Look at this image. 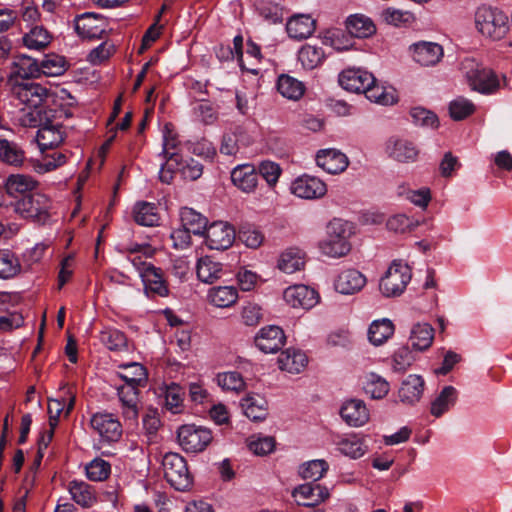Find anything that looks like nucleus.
<instances>
[{
  "instance_id": "c03bdc74",
  "label": "nucleus",
  "mask_w": 512,
  "mask_h": 512,
  "mask_svg": "<svg viewBox=\"0 0 512 512\" xmlns=\"http://www.w3.org/2000/svg\"><path fill=\"white\" fill-rule=\"evenodd\" d=\"M182 226L195 235H202L207 227V219L192 208L184 207L180 212Z\"/></svg>"
},
{
  "instance_id": "ea45409f",
  "label": "nucleus",
  "mask_w": 512,
  "mask_h": 512,
  "mask_svg": "<svg viewBox=\"0 0 512 512\" xmlns=\"http://www.w3.org/2000/svg\"><path fill=\"white\" fill-rule=\"evenodd\" d=\"M434 338V329L428 323H418L413 326L410 341L412 347L417 351L428 349Z\"/></svg>"
},
{
  "instance_id": "603ef678",
  "label": "nucleus",
  "mask_w": 512,
  "mask_h": 512,
  "mask_svg": "<svg viewBox=\"0 0 512 512\" xmlns=\"http://www.w3.org/2000/svg\"><path fill=\"white\" fill-rule=\"evenodd\" d=\"M364 388L373 399H382L388 394L390 385L386 379L372 372L366 376Z\"/></svg>"
},
{
  "instance_id": "a211bd4d",
  "label": "nucleus",
  "mask_w": 512,
  "mask_h": 512,
  "mask_svg": "<svg viewBox=\"0 0 512 512\" xmlns=\"http://www.w3.org/2000/svg\"><path fill=\"white\" fill-rule=\"evenodd\" d=\"M75 30L83 39L101 38L105 32V21L92 13H85L75 19Z\"/></svg>"
},
{
  "instance_id": "6ab92c4d",
  "label": "nucleus",
  "mask_w": 512,
  "mask_h": 512,
  "mask_svg": "<svg viewBox=\"0 0 512 512\" xmlns=\"http://www.w3.org/2000/svg\"><path fill=\"white\" fill-rule=\"evenodd\" d=\"M365 284L366 277L360 271L347 269L337 276L334 287L341 294L351 295L361 291Z\"/></svg>"
},
{
  "instance_id": "7ed1b4c3",
  "label": "nucleus",
  "mask_w": 512,
  "mask_h": 512,
  "mask_svg": "<svg viewBox=\"0 0 512 512\" xmlns=\"http://www.w3.org/2000/svg\"><path fill=\"white\" fill-rule=\"evenodd\" d=\"M412 271L407 263L394 260L379 282V290L384 297H398L411 281Z\"/></svg>"
},
{
  "instance_id": "2eb2a0df",
  "label": "nucleus",
  "mask_w": 512,
  "mask_h": 512,
  "mask_svg": "<svg viewBox=\"0 0 512 512\" xmlns=\"http://www.w3.org/2000/svg\"><path fill=\"white\" fill-rule=\"evenodd\" d=\"M283 330L276 325H268L259 330L255 336V345L264 353H276L285 343Z\"/></svg>"
},
{
  "instance_id": "79ce46f5",
  "label": "nucleus",
  "mask_w": 512,
  "mask_h": 512,
  "mask_svg": "<svg viewBox=\"0 0 512 512\" xmlns=\"http://www.w3.org/2000/svg\"><path fill=\"white\" fill-rule=\"evenodd\" d=\"M394 333V325L389 319L375 320L368 329V339L379 346L386 342Z\"/></svg>"
},
{
  "instance_id": "412c9836",
  "label": "nucleus",
  "mask_w": 512,
  "mask_h": 512,
  "mask_svg": "<svg viewBox=\"0 0 512 512\" xmlns=\"http://www.w3.org/2000/svg\"><path fill=\"white\" fill-rule=\"evenodd\" d=\"M54 111L47 109L43 104L36 107H24L21 109L19 121L24 127L40 129L54 119Z\"/></svg>"
},
{
  "instance_id": "f8f14e48",
  "label": "nucleus",
  "mask_w": 512,
  "mask_h": 512,
  "mask_svg": "<svg viewBox=\"0 0 512 512\" xmlns=\"http://www.w3.org/2000/svg\"><path fill=\"white\" fill-rule=\"evenodd\" d=\"M12 91L25 107L41 105L49 95L47 88L35 82L15 83Z\"/></svg>"
},
{
  "instance_id": "cd10ccee",
  "label": "nucleus",
  "mask_w": 512,
  "mask_h": 512,
  "mask_svg": "<svg viewBox=\"0 0 512 512\" xmlns=\"http://www.w3.org/2000/svg\"><path fill=\"white\" fill-rule=\"evenodd\" d=\"M387 153L399 162H413L417 159L418 149L406 139L391 138L387 142Z\"/></svg>"
},
{
  "instance_id": "9d476101",
  "label": "nucleus",
  "mask_w": 512,
  "mask_h": 512,
  "mask_svg": "<svg viewBox=\"0 0 512 512\" xmlns=\"http://www.w3.org/2000/svg\"><path fill=\"white\" fill-rule=\"evenodd\" d=\"M92 429L108 442H116L122 436V425L112 413L97 412L90 419Z\"/></svg>"
},
{
  "instance_id": "5701e85b",
  "label": "nucleus",
  "mask_w": 512,
  "mask_h": 512,
  "mask_svg": "<svg viewBox=\"0 0 512 512\" xmlns=\"http://www.w3.org/2000/svg\"><path fill=\"white\" fill-rule=\"evenodd\" d=\"M341 417L350 426L359 427L369 420L365 403L359 399L346 401L340 410Z\"/></svg>"
},
{
  "instance_id": "de8ad7c7",
  "label": "nucleus",
  "mask_w": 512,
  "mask_h": 512,
  "mask_svg": "<svg viewBox=\"0 0 512 512\" xmlns=\"http://www.w3.org/2000/svg\"><path fill=\"white\" fill-rule=\"evenodd\" d=\"M216 383L224 391L240 393L245 390L246 383L237 371H228L216 375Z\"/></svg>"
},
{
  "instance_id": "c85d7f7f",
  "label": "nucleus",
  "mask_w": 512,
  "mask_h": 512,
  "mask_svg": "<svg viewBox=\"0 0 512 512\" xmlns=\"http://www.w3.org/2000/svg\"><path fill=\"white\" fill-rule=\"evenodd\" d=\"M315 21L308 15H295L286 24V31L290 38L304 40L315 31Z\"/></svg>"
},
{
  "instance_id": "69168bd1",
  "label": "nucleus",
  "mask_w": 512,
  "mask_h": 512,
  "mask_svg": "<svg viewBox=\"0 0 512 512\" xmlns=\"http://www.w3.org/2000/svg\"><path fill=\"white\" fill-rule=\"evenodd\" d=\"M415 362L413 352L406 346L398 348L392 356V369L395 372H405Z\"/></svg>"
},
{
  "instance_id": "774afa93",
  "label": "nucleus",
  "mask_w": 512,
  "mask_h": 512,
  "mask_svg": "<svg viewBox=\"0 0 512 512\" xmlns=\"http://www.w3.org/2000/svg\"><path fill=\"white\" fill-rule=\"evenodd\" d=\"M381 18L390 25L399 26L411 22L414 17L409 11L388 7L381 12Z\"/></svg>"
},
{
  "instance_id": "c9c22d12",
  "label": "nucleus",
  "mask_w": 512,
  "mask_h": 512,
  "mask_svg": "<svg viewBox=\"0 0 512 512\" xmlns=\"http://www.w3.org/2000/svg\"><path fill=\"white\" fill-rule=\"evenodd\" d=\"M40 74V64L30 56L19 55L13 61L12 75L16 78H36Z\"/></svg>"
},
{
  "instance_id": "393cba45",
  "label": "nucleus",
  "mask_w": 512,
  "mask_h": 512,
  "mask_svg": "<svg viewBox=\"0 0 512 512\" xmlns=\"http://www.w3.org/2000/svg\"><path fill=\"white\" fill-rule=\"evenodd\" d=\"M4 186L7 194L16 198L33 192L37 188L38 182L29 175L12 174L7 177Z\"/></svg>"
},
{
  "instance_id": "a18cd8bd",
  "label": "nucleus",
  "mask_w": 512,
  "mask_h": 512,
  "mask_svg": "<svg viewBox=\"0 0 512 512\" xmlns=\"http://www.w3.org/2000/svg\"><path fill=\"white\" fill-rule=\"evenodd\" d=\"M69 492L72 499L82 507H90L96 500L92 487L83 481H71Z\"/></svg>"
},
{
  "instance_id": "f03ea898",
  "label": "nucleus",
  "mask_w": 512,
  "mask_h": 512,
  "mask_svg": "<svg viewBox=\"0 0 512 512\" xmlns=\"http://www.w3.org/2000/svg\"><path fill=\"white\" fill-rule=\"evenodd\" d=\"M351 226L341 219H333L327 226V237L319 243L322 254L331 258L346 256L351 251Z\"/></svg>"
},
{
  "instance_id": "dca6fc26",
  "label": "nucleus",
  "mask_w": 512,
  "mask_h": 512,
  "mask_svg": "<svg viewBox=\"0 0 512 512\" xmlns=\"http://www.w3.org/2000/svg\"><path fill=\"white\" fill-rule=\"evenodd\" d=\"M284 300L294 308L310 309L318 302V293L306 285L290 286L284 291Z\"/></svg>"
},
{
  "instance_id": "4468645a",
  "label": "nucleus",
  "mask_w": 512,
  "mask_h": 512,
  "mask_svg": "<svg viewBox=\"0 0 512 512\" xmlns=\"http://www.w3.org/2000/svg\"><path fill=\"white\" fill-rule=\"evenodd\" d=\"M374 76L362 69L349 68L339 75V84L347 91L365 93L367 88L374 84Z\"/></svg>"
},
{
  "instance_id": "4c0bfd02",
  "label": "nucleus",
  "mask_w": 512,
  "mask_h": 512,
  "mask_svg": "<svg viewBox=\"0 0 512 512\" xmlns=\"http://www.w3.org/2000/svg\"><path fill=\"white\" fill-rule=\"evenodd\" d=\"M241 407L244 414L253 421H262L268 414L267 403L259 395H247L241 400Z\"/></svg>"
},
{
  "instance_id": "5fc2aeb1",
  "label": "nucleus",
  "mask_w": 512,
  "mask_h": 512,
  "mask_svg": "<svg viewBox=\"0 0 512 512\" xmlns=\"http://www.w3.org/2000/svg\"><path fill=\"white\" fill-rule=\"evenodd\" d=\"M179 141L176 135L171 131H166L163 136V145L160 156H163L164 160L174 162L175 165L181 164V155L178 153Z\"/></svg>"
},
{
  "instance_id": "f3484780",
  "label": "nucleus",
  "mask_w": 512,
  "mask_h": 512,
  "mask_svg": "<svg viewBox=\"0 0 512 512\" xmlns=\"http://www.w3.org/2000/svg\"><path fill=\"white\" fill-rule=\"evenodd\" d=\"M317 166L329 174H339L349 165L348 157L337 149H323L316 155Z\"/></svg>"
},
{
  "instance_id": "c756f323",
  "label": "nucleus",
  "mask_w": 512,
  "mask_h": 512,
  "mask_svg": "<svg viewBox=\"0 0 512 512\" xmlns=\"http://www.w3.org/2000/svg\"><path fill=\"white\" fill-rule=\"evenodd\" d=\"M308 363L306 354L296 349H286L278 357L279 368L291 374H299Z\"/></svg>"
},
{
  "instance_id": "49530a36",
  "label": "nucleus",
  "mask_w": 512,
  "mask_h": 512,
  "mask_svg": "<svg viewBox=\"0 0 512 512\" xmlns=\"http://www.w3.org/2000/svg\"><path fill=\"white\" fill-rule=\"evenodd\" d=\"M277 89L282 96L291 100H298L305 91L303 83L289 75L278 78Z\"/></svg>"
},
{
  "instance_id": "1a4fd4ad",
  "label": "nucleus",
  "mask_w": 512,
  "mask_h": 512,
  "mask_svg": "<svg viewBox=\"0 0 512 512\" xmlns=\"http://www.w3.org/2000/svg\"><path fill=\"white\" fill-rule=\"evenodd\" d=\"M203 235L208 248L214 250L228 249L235 240L234 228L222 221L214 222L207 226Z\"/></svg>"
},
{
  "instance_id": "20e7f679",
  "label": "nucleus",
  "mask_w": 512,
  "mask_h": 512,
  "mask_svg": "<svg viewBox=\"0 0 512 512\" xmlns=\"http://www.w3.org/2000/svg\"><path fill=\"white\" fill-rule=\"evenodd\" d=\"M162 468L167 482L178 491L188 490L193 477L188 469L184 457L175 452H168L163 456Z\"/></svg>"
},
{
  "instance_id": "423d86ee",
  "label": "nucleus",
  "mask_w": 512,
  "mask_h": 512,
  "mask_svg": "<svg viewBox=\"0 0 512 512\" xmlns=\"http://www.w3.org/2000/svg\"><path fill=\"white\" fill-rule=\"evenodd\" d=\"M131 263L142 279L145 291L160 297H166L169 290L163 276V271L141 256L131 258Z\"/></svg>"
},
{
  "instance_id": "37998d69",
  "label": "nucleus",
  "mask_w": 512,
  "mask_h": 512,
  "mask_svg": "<svg viewBox=\"0 0 512 512\" xmlns=\"http://www.w3.org/2000/svg\"><path fill=\"white\" fill-rule=\"evenodd\" d=\"M25 159V152L15 142L0 139V160L11 166H21Z\"/></svg>"
},
{
  "instance_id": "58836bf2",
  "label": "nucleus",
  "mask_w": 512,
  "mask_h": 512,
  "mask_svg": "<svg viewBox=\"0 0 512 512\" xmlns=\"http://www.w3.org/2000/svg\"><path fill=\"white\" fill-rule=\"evenodd\" d=\"M238 299L237 289L233 286L213 287L208 292L209 302L219 308H227L236 303Z\"/></svg>"
},
{
  "instance_id": "bf43d9fd",
  "label": "nucleus",
  "mask_w": 512,
  "mask_h": 512,
  "mask_svg": "<svg viewBox=\"0 0 512 512\" xmlns=\"http://www.w3.org/2000/svg\"><path fill=\"white\" fill-rule=\"evenodd\" d=\"M124 384L141 386L146 382L147 373L145 368L139 363H131L125 366V371L120 374Z\"/></svg>"
},
{
  "instance_id": "338daca9",
  "label": "nucleus",
  "mask_w": 512,
  "mask_h": 512,
  "mask_svg": "<svg viewBox=\"0 0 512 512\" xmlns=\"http://www.w3.org/2000/svg\"><path fill=\"white\" fill-rule=\"evenodd\" d=\"M66 161L67 157L64 153L54 152L51 155H47L42 161L34 164L33 168L37 173L44 174L64 165Z\"/></svg>"
},
{
  "instance_id": "0eeeda50",
  "label": "nucleus",
  "mask_w": 512,
  "mask_h": 512,
  "mask_svg": "<svg viewBox=\"0 0 512 512\" xmlns=\"http://www.w3.org/2000/svg\"><path fill=\"white\" fill-rule=\"evenodd\" d=\"M177 438L184 451L198 453L209 445L212 434L209 429L204 427L183 425L178 429Z\"/></svg>"
},
{
  "instance_id": "ddd939ff",
  "label": "nucleus",
  "mask_w": 512,
  "mask_h": 512,
  "mask_svg": "<svg viewBox=\"0 0 512 512\" xmlns=\"http://www.w3.org/2000/svg\"><path fill=\"white\" fill-rule=\"evenodd\" d=\"M413 60L423 67L435 66L443 58L444 51L440 44L420 41L409 48Z\"/></svg>"
},
{
  "instance_id": "bb28decb",
  "label": "nucleus",
  "mask_w": 512,
  "mask_h": 512,
  "mask_svg": "<svg viewBox=\"0 0 512 512\" xmlns=\"http://www.w3.org/2000/svg\"><path fill=\"white\" fill-rule=\"evenodd\" d=\"M118 397L122 404L123 416L136 420L139 412L138 386L124 384L118 388Z\"/></svg>"
},
{
  "instance_id": "6e6d98bb",
  "label": "nucleus",
  "mask_w": 512,
  "mask_h": 512,
  "mask_svg": "<svg viewBox=\"0 0 512 512\" xmlns=\"http://www.w3.org/2000/svg\"><path fill=\"white\" fill-rule=\"evenodd\" d=\"M474 111L475 105L473 102L462 96L455 98L449 104V114L455 121L467 118L473 114Z\"/></svg>"
},
{
  "instance_id": "72a5a7b5",
  "label": "nucleus",
  "mask_w": 512,
  "mask_h": 512,
  "mask_svg": "<svg viewBox=\"0 0 512 512\" xmlns=\"http://www.w3.org/2000/svg\"><path fill=\"white\" fill-rule=\"evenodd\" d=\"M75 398L69 390L63 389L61 399H50L48 402L49 426L52 429L58 424V419L64 408L68 414L74 407Z\"/></svg>"
},
{
  "instance_id": "a878e982",
  "label": "nucleus",
  "mask_w": 512,
  "mask_h": 512,
  "mask_svg": "<svg viewBox=\"0 0 512 512\" xmlns=\"http://www.w3.org/2000/svg\"><path fill=\"white\" fill-rule=\"evenodd\" d=\"M231 180L239 189L250 193L257 187L258 173L251 164L238 165L231 172Z\"/></svg>"
},
{
  "instance_id": "e2e57ef3",
  "label": "nucleus",
  "mask_w": 512,
  "mask_h": 512,
  "mask_svg": "<svg viewBox=\"0 0 512 512\" xmlns=\"http://www.w3.org/2000/svg\"><path fill=\"white\" fill-rule=\"evenodd\" d=\"M328 470V464L324 460H312L300 468L302 478L316 483Z\"/></svg>"
},
{
  "instance_id": "39448f33",
  "label": "nucleus",
  "mask_w": 512,
  "mask_h": 512,
  "mask_svg": "<svg viewBox=\"0 0 512 512\" xmlns=\"http://www.w3.org/2000/svg\"><path fill=\"white\" fill-rule=\"evenodd\" d=\"M462 68L472 90L482 94H490L499 88V80L496 74L491 69L476 63L473 59L463 61Z\"/></svg>"
},
{
  "instance_id": "864d4df0",
  "label": "nucleus",
  "mask_w": 512,
  "mask_h": 512,
  "mask_svg": "<svg viewBox=\"0 0 512 512\" xmlns=\"http://www.w3.org/2000/svg\"><path fill=\"white\" fill-rule=\"evenodd\" d=\"M364 94L371 102L381 105H392L397 101L395 91L393 89H387L383 86L376 85L375 83L371 84Z\"/></svg>"
},
{
  "instance_id": "4be33fe9",
  "label": "nucleus",
  "mask_w": 512,
  "mask_h": 512,
  "mask_svg": "<svg viewBox=\"0 0 512 512\" xmlns=\"http://www.w3.org/2000/svg\"><path fill=\"white\" fill-rule=\"evenodd\" d=\"M425 382L420 375L410 374L401 383L398 396L403 404L413 405L418 402L424 392Z\"/></svg>"
},
{
  "instance_id": "7c9ffc66",
  "label": "nucleus",
  "mask_w": 512,
  "mask_h": 512,
  "mask_svg": "<svg viewBox=\"0 0 512 512\" xmlns=\"http://www.w3.org/2000/svg\"><path fill=\"white\" fill-rule=\"evenodd\" d=\"M196 273L201 282L212 284L222 277L223 265L210 256H205L198 260Z\"/></svg>"
},
{
  "instance_id": "a19ab883",
  "label": "nucleus",
  "mask_w": 512,
  "mask_h": 512,
  "mask_svg": "<svg viewBox=\"0 0 512 512\" xmlns=\"http://www.w3.org/2000/svg\"><path fill=\"white\" fill-rule=\"evenodd\" d=\"M457 390L453 386H445L439 395L432 401L430 412L435 417L442 416L457 400Z\"/></svg>"
},
{
  "instance_id": "b1692460",
  "label": "nucleus",
  "mask_w": 512,
  "mask_h": 512,
  "mask_svg": "<svg viewBox=\"0 0 512 512\" xmlns=\"http://www.w3.org/2000/svg\"><path fill=\"white\" fill-rule=\"evenodd\" d=\"M63 126L52 119L48 125H44L37 131L36 140L42 150L58 146L64 140Z\"/></svg>"
},
{
  "instance_id": "6e6552de",
  "label": "nucleus",
  "mask_w": 512,
  "mask_h": 512,
  "mask_svg": "<svg viewBox=\"0 0 512 512\" xmlns=\"http://www.w3.org/2000/svg\"><path fill=\"white\" fill-rule=\"evenodd\" d=\"M50 201L39 192H31L15 203V211L25 218L43 220L48 215Z\"/></svg>"
},
{
  "instance_id": "4d7b16f0",
  "label": "nucleus",
  "mask_w": 512,
  "mask_h": 512,
  "mask_svg": "<svg viewBox=\"0 0 512 512\" xmlns=\"http://www.w3.org/2000/svg\"><path fill=\"white\" fill-rule=\"evenodd\" d=\"M101 342L111 351L127 350V338L117 329H106L101 333Z\"/></svg>"
},
{
  "instance_id": "680f3d73",
  "label": "nucleus",
  "mask_w": 512,
  "mask_h": 512,
  "mask_svg": "<svg viewBox=\"0 0 512 512\" xmlns=\"http://www.w3.org/2000/svg\"><path fill=\"white\" fill-rule=\"evenodd\" d=\"M110 473V463L101 458L92 460L86 466V475L92 481H104L109 477Z\"/></svg>"
},
{
  "instance_id": "2f4dec72",
  "label": "nucleus",
  "mask_w": 512,
  "mask_h": 512,
  "mask_svg": "<svg viewBox=\"0 0 512 512\" xmlns=\"http://www.w3.org/2000/svg\"><path fill=\"white\" fill-rule=\"evenodd\" d=\"M133 219L141 226H157L160 221L158 208L155 204L149 202H137L133 207Z\"/></svg>"
},
{
  "instance_id": "aec40b11",
  "label": "nucleus",
  "mask_w": 512,
  "mask_h": 512,
  "mask_svg": "<svg viewBox=\"0 0 512 512\" xmlns=\"http://www.w3.org/2000/svg\"><path fill=\"white\" fill-rule=\"evenodd\" d=\"M293 495L300 505L312 507L328 498L329 492L320 484L311 482L297 487Z\"/></svg>"
},
{
  "instance_id": "473e14b6",
  "label": "nucleus",
  "mask_w": 512,
  "mask_h": 512,
  "mask_svg": "<svg viewBox=\"0 0 512 512\" xmlns=\"http://www.w3.org/2000/svg\"><path fill=\"white\" fill-rule=\"evenodd\" d=\"M338 450L345 456L352 459L362 457L367 452V445L364 439L357 434H349L336 442Z\"/></svg>"
},
{
  "instance_id": "052dcab7",
  "label": "nucleus",
  "mask_w": 512,
  "mask_h": 512,
  "mask_svg": "<svg viewBox=\"0 0 512 512\" xmlns=\"http://www.w3.org/2000/svg\"><path fill=\"white\" fill-rule=\"evenodd\" d=\"M184 391L182 387L176 383H172L166 388L165 406L172 413L181 412L183 407Z\"/></svg>"
},
{
  "instance_id": "0e129e2a",
  "label": "nucleus",
  "mask_w": 512,
  "mask_h": 512,
  "mask_svg": "<svg viewBox=\"0 0 512 512\" xmlns=\"http://www.w3.org/2000/svg\"><path fill=\"white\" fill-rule=\"evenodd\" d=\"M239 240L247 247L256 249L260 247L264 241L263 233L252 225H243L238 234Z\"/></svg>"
},
{
  "instance_id": "f257e3e1",
  "label": "nucleus",
  "mask_w": 512,
  "mask_h": 512,
  "mask_svg": "<svg viewBox=\"0 0 512 512\" xmlns=\"http://www.w3.org/2000/svg\"><path fill=\"white\" fill-rule=\"evenodd\" d=\"M477 32L488 42L503 40L510 31L507 14L497 7L479 6L474 14Z\"/></svg>"
},
{
  "instance_id": "13d9d810",
  "label": "nucleus",
  "mask_w": 512,
  "mask_h": 512,
  "mask_svg": "<svg viewBox=\"0 0 512 512\" xmlns=\"http://www.w3.org/2000/svg\"><path fill=\"white\" fill-rule=\"evenodd\" d=\"M65 70V58L56 54L47 55L40 63V73L46 76H59Z\"/></svg>"
},
{
  "instance_id": "3c124183",
  "label": "nucleus",
  "mask_w": 512,
  "mask_h": 512,
  "mask_svg": "<svg viewBox=\"0 0 512 512\" xmlns=\"http://www.w3.org/2000/svg\"><path fill=\"white\" fill-rule=\"evenodd\" d=\"M20 271L21 264L17 256L10 250H0V278L15 277Z\"/></svg>"
},
{
  "instance_id": "f704fd0d",
  "label": "nucleus",
  "mask_w": 512,
  "mask_h": 512,
  "mask_svg": "<svg viewBox=\"0 0 512 512\" xmlns=\"http://www.w3.org/2000/svg\"><path fill=\"white\" fill-rule=\"evenodd\" d=\"M346 29L349 34L357 38H366L375 33L373 21L362 14H355L347 18Z\"/></svg>"
},
{
  "instance_id": "e433bc0d",
  "label": "nucleus",
  "mask_w": 512,
  "mask_h": 512,
  "mask_svg": "<svg viewBox=\"0 0 512 512\" xmlns=\"http://www.w3.org/2000/svg\"><path fill=\"white\" fill-rule=\"evenodd\" d=\"M305 265V253L297 248H289L284 251L278 260V268L287 274H292L303 269Z\"/></svg>"
},
{
  "instance_id": "9b49d317",
  "label": "nucleus",
  "mask_w": 512,
  "mask_h": 512,
  "mask_svg": "<svg viewBox=\"0 0 512 512\" xmlns=\"http://www.w3.org/2000/svg\"><path fill=\"white\" fill-rule=\"evenodd\" d=\"M290 191L298 198L319 199L327 193V185L318 177L304 174L291 183Z\"/></svg>"
},
{
  "instance_id": "09e8293b",
  "label": "nucleus",
  "mask_w": 512,
  "mask_h": 512,
  "mask_svg": "<svg viewBox=\"0 0 512 512\" xmlns=\"http://www.w3.org/2000/svg\"><path fill=\"white\" fill-rule=\"evenodd\" d=\"M324 59V51L321 47L304 45L298 52V60L303 68L312 70L319 66Z\"/></svg>"
},
{
  "instance_id": "8fccbe9b",
  "label": "nucleus",
  "mask_w": 512,
  "mask_h": 512,
  "mask_svg": "<svg viewBox=\"0 0 512 512\" xmlns=\"http://www.w3.org/2000/svg\"><path fill=\"white\" fill-rule=\"evenodd\" d=\"M50 42L51 35L43 26H35L23 36V43L29 49L41 50Z\"/></svg>"
}]
</instances>
